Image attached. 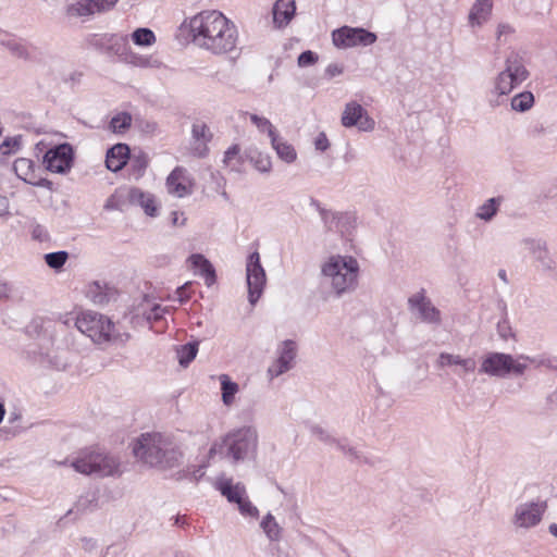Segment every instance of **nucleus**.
<instances>
[{
    "mask_svg": "<svg viewBox=\"0 0 557 557\" xmlns=\"http://www.w3.org/2000/svg\"><path fill=\"white\" fill-rule=\"evenodd\" d=\"M193 42L213 54L221 55L236 49L238 30L235 24L219 11H202L183 23Z\"/></svg>",
    "mask_w": 557,
    "mask_h": 557,
    "instance_id": "f257e3e1",
    "label": "nucleus"
},
{
    "mask_svg": "<svg viewBox=\"0 0 557 557\" xmlns=\"http://www.w3.org/2000/svg\"><path fill=\"white\" fill-rule=\"evenodd\" d=\"M137 460L160 469H171L180 465L183 453L174 438L162 433L141 434L133 444Z\"/></svg>",
    "mask_w": 557,
    "mask_h": 557,
    "instance_id": "f03ea898",
    "label": "nucleus"
},
{
    "mask_svg": "<svg viewBox=\"0 0 557 557\" xmlns=\"http://www.w3.org/2000/svg\"><path fill=\"white\" fill-rule=\"evenodd\" d=\"M321 281L335 298L354 293L359 285L360 264L349 255H332L320 267Z\"/></svg>",
    "mask_w": 557,
    "mask_h": 557,
    "instance_id": "7ed1b4c3",
    "label": "nucleus"
},
{
    "mask_svg": "<svg viewBox=\"0 0 557 557\" xmlns=\"http://www.w3.org/2000/svg\"><path fill=\"white\" fill-rule=\"evenodd\" d=\"M530 363L540 366L542 361L524 355L513 357L509 354L490 352L483 357L479 372L499 377L509 374L522 375Z\"/></svg>",
    "mask_w": 557,
    "mask_h": 557,
    "instance_id": "20e7f679",
    "label": "nucleus"
},
{
    "mask_svg": "<svg viewBox=\"0 0 557 557\" xmlns=\"http://www.w3.org/2000/svg\"><path fill=\"white\" fill-rule=\"evenodd\" d=\"M257 446V433L250 428H243L222 438L221 443L214 444L209 456L213 457L216 453L223 457L237 462L244 460L255 450Z\"/></svg>",
    "mask_w": 557,
    "mask_h": 557,
    "instance_id": "39448f33",
    "label": "nucleus"
},
{
    "mask_svg": "<svg viewBox=\"0 0 557 557\" xmlns=\"http://www.w3.org/2000/svg\"><path fill=\"white\" fill-rule=\"evenodd\" d=\"M71 466L76 472L83 474L109 476L120 473L121 463L114 456L100 450L85 449L77 454L71 461Z\"/></svg>",
    "mask_w": 557,
    "mask_h": 557,
    "instance_id": "423d86ee",
    "label": "nucleus"
},
{
    "mask_svg": "<svg viewBox=\"0 0 557 557\" xmlns=\"http://www.w3.org/2000/svg\"><path fill=\"white\" fill-rule=\"evenodd\" d=\"M75 325L79 332L88 336L96 344H104L119 338L114 333L112 321L98 312L85 311L77 315Z\"/></svg>",
    "mask_w": 557,
    "mask_h": 557,
    "instance_id": "0eeeda50",
    "label": "nucleus"
},
{
    "mask_svg": "<svg viewBox=\"0 0 557 557\" xmlns=\"http://www.w3.org/2000/svg\"><path fill=\"white\" fill-rule=\"evenodd\" d=\"M529 77L523 59L520 54L511 52L505 60V67L494 79L493 94L509 95L517 86Z\"/></svg>",
    "mask_w": 557,
    "mask_h": 557,
    "instance_id": "6e6552de",
    "label": "nucleus"
},
{
    "mask_svg": "<svg viewBox=\"0 0 557 557\" xmlns=\"http://www.w3.org/2000/svg\"><path fill=\"white\" fill-rule=\"evenodd\" d=\"M521 246L532 258L535 269L544 275L557 274V260L545 239L527 237Z\"/></svg>",
    "mask_w": 557,
    "mask_h": 557,
    "instance_id": "1a4fd4ad",
    "label": "nucleus"
},
{
    "mask_svg": "<svg viewBox=\"0 0 557 557\" xmlns=\"http://www.w3.org/2000/svg\"><path fill=\"white\" fill-rule=\"evenodd\" d=\"M547 509L545 500L536 499L520 503L515 507L511 524L516 530H530L539 525Z\"/></svg>",
    "mask_w": 557,
    "mask_h": 557,
    "instance_id": "9d476101",
    "label": "nucleus"
},
{
    "mask_svg": "<svg viewBox=\"0 0 557 557\" xmlns=\"http://www.w3.org/2000/svg\"><path fill=\"white\" fill-rule=\"evenodd\" d=\"M376 38L374 33L359 27L343 26L332 33L333 44L339 49L371 46Z\"/></svg>",
    "mask_w": 557,
    "mask_h": 557,
    "instance_id": "9b49d317",
    "label": "nucleus"
},
{
    "mask_svg": "<svg viewBox=\"0 0 557 557\" xmlns=\"http://www.w3.org/2000/svg\"><path fill=\"white\" fill-rule=\"evenodd\" d=\"M246 278L248 285L249 302L255 305L262 295L267 283L265 271L260 263V255L255 251L247 260Z\"/></svg>",
    "mask_w": 557,
    "mask_h": 557,
    "instance_id": "f8f14e48",
    "label": "nucleus"
},
{
    "mask_svg": "<svg viewBox=\"0 0 557 557\" xmlns=\"http://www.w3.org/2000/svg\"><path fill=\"white\" fill-rule=\"evenodd\" d=\"M408 306L411 313L421 322L438 325L442 321L441 311L425 296L424 292H418L410 296Z\"/></svg>",
    "mask_w": 557,
    "mask_h": 557,
    "instance_id": "ddd939ff",
    "label": "nucleus"
},
{
    "mask_svg": "<svg viewBox=\"0 0 557 557\" xmlns=\"http://www.w3.org/2000/svg\"><path fill=\"white\" fill-rule=\"evenodd\" d=\"M297 355V344L292 339L282 342L277 347V358L269 366L267 375L269 380L278 377L294 367Z\"/></svg>",
    "mask_w": 557,
    "mask_h": 557,
    "instance_id": "4468645a",
    "label": "nucleus"
},
{
    "mask_svg": "<svg viewBox=\"0 0 557 557\" xmlns=\"http://www.w3.org/2000/svg\"><path fill=\"white\" fill-rule=\"evenodd\" d=\"M341 121L343 126H356L361 132H371L375 127L374 120L370 117L364 108L356 101L346 103Z\"/></svg>",
    "mask_w": 557,
    "mask_h": 557,
    "instance_id": "2eb2a0df",
    "label": "nucleus"
},
{
    "mask_svg": "<svg viewBox=\"0 0 557 557\" xmlns=\"http://www.w3.org/2000/svg\"><path fill=\"white\" fill-rule=\"evenodd\" d=\"M72 161L73 150L69 144H61L49 149L44 157L46 169L60 174H64L71 169Z\"/></svg>",
    "mask_w": 557,
    "mask_h": 557,
    "instance_id": "dca6fc26",
    "label": "nucleus"
},
{
    "mask_svg": "<svg viewBox=\"0 0 557 557\" xmlns=\"http://www.w3.org/2000/svg\"><path fill=\"white\" fill-rule=\"evenodd\" d=\"M166 190L170 195L183 198L194 191V180L184 168H175L166 178Z\"/></svg>",
    "mask_w": 557,
    "mask_h": 557,
    "instance_id": "f3484780",
    "label": "nucleus"
},
{
    "mask_svg": "<svg viewBox=\"0 0 557 557\" xmlns=\"http://www.w3.org/2000/svg\"><path fill=\"white\" fill-rule=\"evenodd\" d=\"M436 366L441 369L447 367H456L457 375L466 376L471 374L476 369V361L471 357H462L458 354L441 352L436 360Z\"/></svg>",
    "mask_w": 557,
    "mask_h": 557,
    "instance_id": "a211bd4d",
    "label": "nucleus"
},
{
    "mask_svg": "<svg viewBox=\"0 0 557 557\" xmlns=\"http://www.w3.org/2000/svg\"><path fill=\"white\" fill-rule=\"evenodd\" d=\"M493 0H475L468 14L471 28H481L492 16Z\"/></svg>",
    "mask_w": 557,
    "mask_h": 557,
    "instance_id": "6ab92c4d",
    "label": "nucleus"
},
{
    "mask_svg": "<svg viewBox=\"0 0 557 557\" xmlns=\"http://www.w3.org/2000/svg\"><path fill=\"white\" fill-rule=\"evenodd\" d=\"M127 198L132 205L139 206L147 215L156 216L158 214L159 206L152 194L134 187L129 189Z\"/></svg>",
    "mask_w": 557,
    "mask_h": 557,
    "instance_id": "aec40b11",
    "label": "nucleus"
},
{
    "mask_svg": "<svg viewBox=\"0 0 557 557\" xmlns=\"http://www.w3.org/2000/svg\"><path fill=\"white\" fill-rule=\"evenodd\" d=\"M128 158V146L125 144H116L107 152L106 166L112 172H117L124 168Z\"/></svg>",
    "mask_w": 557,
    "mask_h": 557,
    "instance_id": "412c9836",
    "label": "nucleus"
},
{
    "mask_svg": "<svg viewBox=\"0 0 557 557\" xmlns=\"http://www.w3.org/2000/svg\"><path fill=\"white\" fill-rule=\"evenodd\" d=\"M296 12L295 0H277L273 5V23L276 27L286 26Z\"/></svg>",
    "mask_w": 557,
    "mask_h": 557,
    "instance_id": "4be33fe9",
    "label": "nucleus"
},
{
    "mask_svg": "<svg viewBox=\"0 0 557 557\" xmlns=\"http://www.w3.org/2000/svg\"><path fill=\"white\" fill-rule=\"evenodd\" d=\"M215 487L230 503L237 505L247 497L245 485L242 483L234 484L231 479H219L215 482Z\"/></svg>",
    "mask_w": 557,
    "mask_h": 557,
    "instance_id": "5701e85b",
    "label": "nucleus"
},
{
    "mask_svg": "<svg viewBox=\"0 0 557 557\" xmlns=\"http://www.w3.org/2000/svg\"><path fill=\"white\" fill-rule=\"evenodd\" d=\"M193 153L197 157H203L207 152V143L211 138L209 127L205 123H196L193 125Z\"/></svg>",
    "mask_w": 557,
    "mask_h": 557,
    "instance_id": "b1692460",
    "label": "nucleus"
},
{
    "mask_svg": "<svg viewBox=\"0 0 557 557\" xmlns=\"http://www.w3.org/2000/svg\"><path fill=\"white\" fill-rule=\"evenodd\" d=\"M166 311V308L156 304L148 296H144L143 300L137 306V314H141L149 322L160 320Z\"/></svg>",
    "mask_w": 557,
    "mask_h": 557,
    "instance_id": "393cba45",
    "label": "nucleus"
},
{
    "mask_svg": "<svg viewBox=\"0 0 557 557\" xmlns=\"http://www.w3.org/2000/svg\"><path fill=\"white\" fill-rule=\"evenodd\" d=\"M271 146L276 152L277 157L286 162V163H293L297 159V152L293 145L287 143L284 138L276 135L271 139Z\"/></svg>",
    "mask_w": 557,
    "mask_h": 557,
    "instance_id": "a878e982",
    "label": "nucleus"
},
{
    "mask_svg": "<svg viewBox=\"0 0 557 557\" xmlns=\"http://www.w3.org/2000/svg\"><path fill=\"white\" fill-rule=\"evenodd\" d=\"M221 384V397L222 403L226 407H231L235 403V396L239 392V385L233 382L227 374H221L219 376Z\"/></svg>",
    "mask_w": 557,
    "mask_h": 557,
    "instance_id": "bb28decb",
    "label": "nucleus"
},
{
    "mask_svg": "<svg viewBox=\"0 0 557 557\" xmlns=\"http://www.w3.org/2000/svg\"><path fill=\"white\" fill-rule=\"evenodd\" d=\"M96 7L91 0H78L66 7V15L71 18L87 17L96 13Z\"/></svg>",
    "mask_w": 557,
    "mask_h": 557,
    "instance_id": "cd10ccee",
    "label": "nucleus"
},
{
    "mask_svg": "<svg viewBox=\"0 0 557 557\" xmlns=\"http://www.w3.org/2000/svg\"><path fill=\"white\" fill-rule=\"evenodd\" d=\"M189 261L191 265L196 269L200 270L201 275L206 277V284L208 286L212 285L215 282V272L210 263L202 255L195 253L189 257Z\"/></svg>",
    "mask_w": 557,
    "mask_h": 557,
    "instance_id": "c85d7f7f",
    "label": "nucleus"
},
{
    "mask_svg": "<svg viewBox=\"0 0 557 557\" xmlns=\"http://www.w3.org/2000/svg\"><path fill=\"white\" fill-rule=\"evenodd\" d=\"M310 432L313 436L319 438L322 442L329 443V444H335L341 450H343L346 455L357 457V453L351 447H346L341 442L335 440L326 429H324L322 425L314 424L310 428Z\"/></svg>",
    "mask_w": 557,
    "mask_h": 557,
    "instance_id": "c756f323",
    "label": "nucleus"
},
{
    "mask_svg": "<svg viewBox=\"0 0 557 557\" xmlns=\"http://www.w3.org/2000/svg\"><path fill=\"white\" fill-rule=\"evenodd\" d=\"M129 175L134 180H139L146 172L149 164V158L146 153L139 152L138 154L129 157Z\"/></svg>",
    "mask_w": 557,
    "mask_h": 557,
    "instance_id": "7c9ffc66",
    "label": "nucleus"
},
{
    "mask_svg": "<svg viewBox=\"0 0 557 557\" xmlns=\"http://www.w3.org/2000/svg\"><path fill=\"white\" fill-rule=\"evenodd\" d=\"M260 527L270 541H278L281 539L282 528L271 513H268L262 519Z\"/></svg>",
    "mask_w": 557,
    "mask_h": 557,
    "instance_id": "2f4dec72",
    "label": "nucleus"
},
{
    "mask_svg": "<svg viewBox=\"0 0 557 557\" xmlns=\"http://www.w3.org/2000/svg\"><path fill=\"white\" fill-rule=\"evenodd\" d=\"M511 109L517 112H525L534 104V96L531 91H523L511 99Z\"/></svg>",
    "mask_w": 557,
    "mask_h": 557,
    "instance_id": "473e14b6",
    "label": "nucleus"
},
{
    "mask_svg": "<svg viewBox=\"0 0 557 557\" xmlns=\"http://www.w3.org/2000/svg\"><path fill=\"white\" fill-rule=\"evenodd\" d=\"M131 38L133 42L139 47H150L156 42L154 33L146 27L135 29L132 33Z\"/></svg>",
    "mask_w": 557,
    "mask_h": 557,
    "instance_id": "72a5a7b5",
    "label": "nucleus"
},
{
    "mask_svg": "<svg viewBox=\"0 0 557 557\" xmlns=\"http://www.w3.org/2000/svg\"><path fill=\"white\" fill-rule=\"evenodd\" d=\"M500 200L497 198H490L483 205H481L476 210V218L490 221L496 214Z\"/></svg>",
    "mask_w": 557,
    "mask_h": 557,
    "instance_id": "f704fd0d",
    "label": "nucleus"
},
{
    "mask_svg": "<svg viewBox=\"0 0 557 557\" xmlns=\"http://www.w3.org/2000/svg\"><path fill=\"white\" fill-rule=\"evenodd\" d=\"M131 114L121 112L111 119L109 128L115 134H123L131 127Z\"/></svg>",
    "mask_w": 557,
    "mask_h": 557,
    "instance_id": "c9c22d12",
    "label": "nucleus"
},
{
    "mask_svg": "<svg viewBox=\"0 0 557 557\" xmlns=\"http://www.w3.org/2000/svg\"><path fill=\"white\" fill-rule=\"evenodd\" d=\"M249 120L259 132L267 133L270 139L277 135L275 127L267 117L251 113L249 114Z\"/></svg>",
    "mask_w": 557,
    "mask_h": 557,
    "instance_id": "e433bc0d",
    "label": "nucleus"
},
{
    "mask_svg": "<svg viewBox=\"0 0 557 557\" xmlns=\"http://www.w3.org/2000/svg\"><path fill=\"white\" fill-rule=\"evenodd\" d=\"M14 171L23 181L28 183L34 177L33 162L29 159L21 158L14 162Z\"/></svg>",
    "mask_w": 557,
    "mask_h": 557,
    "instance_id": "4c0bfd02",
    "label": "nucleus"
},
{
    "mask_svg": "<svg viewBox=\"0 0 557 557\" xmlns=\"http://www.w3.org/2000/svg\"><path fill=\"white\" fill-rule=\"evenodd\" d=\"M197 351H198V345L195 343V344H186V345H183L178 350H177V358H178V362L181 366L183 367H187L190 361H193L197 355Z\"/></svg>",
    "mask_w": 557,
    "mask_h": 557,
    "instance_id": "58836bf2",
    "label": "nucleus"
},
{
    "mask_svg": "<svg viewBox=\"0 0 557 557\" xmlns=\"http://www.w3.org/2000/svg\"><path fill=\"white\" fill-rule=\"evenodd\" d=\"M223 162L232 171H239V168H240L239 148L237 146H233V147L228 148L225 151Z\"/></svg>",
    "mask_w": 557,
    "mask_h": 557,
    "instance_id": "ea45409f",
    "label": "nucleus"
},
{
    "mask_svg": "<svg viewBox=\"0 0 557 557\" xmlns=\"http://www.w3.org/2000/svg\"><path fill=\"white\" fill-rule=\"evenodd\" d=\"M515 32V27L509 23H499L496 28V40L506 44L513 37Z\"/></svg>",
    "mask_w": 557,
    "mask_h": 557,
    "instance_id": "a19ab883",
    "label": "nucleus"
},
{
    "mask_svg": "<svg viewBox=\"0 0 557 557\" xmlns=\"http://www.w3.org/2000/svg\"><path fill=\"white\" fill-rule=\"evenodd\" d=\"M67 260V253L65 251L50 252L45 255L46 263L52 269H60L64 265Z\"/></svg>",
    "mask_w": 557,
    "mask_h": 557,
    "instance_id": "79ce46f5",
    "label": "nucleus"
},
{
    "mask_svg": "<svg viewBox=\"0 0 557 557\" xmlns=\"http://www.w3.org/2000/svg\"><path fill=\"white\" fill-rule=\"evenodd\" d=\"M250 160L259 172L268 173L272 168V161L268 154L258 153L257 157L251 156Z\"/></svg>",
    "mask_w": 557,
    "mask_h": 557,
    "instance_id": "37998d69",
    "label": "nucleus"
},
{
    "mask_svg": "<svg viewBox=\"0 0 557 557\" xmlns=\"http://www.w3.org/2000/svg\"><path fill=\"white\" fill-rule=\"evenodd\" d=\"M9 51L18 59H28L29 52L26 46L17 41H8L5 44Z\"/></svg>",
    "mask_w": 557,
    "mask_h": 557,
    "instance_id": "c03bdc74",
    "label": "nucleus"
},
{
    "mask_svg": "<svg viewBox=\"0 0 557 557\" xmlns=\"http://www.w3.org/2000/svg\"><path fill=\"white\" fill-rule=\"evenodd\" d=\"M87 294L95 304H102L107 299V296L102 292L100 284L97 282L89 285Z\"/></svg>",
    "mask_w": 557,
    "mask_h": 557,
    "instance_id": "a18cd8bd",
    "label": "nucleus"
},
{
    "mask_svg": "<svg viewBox=\"0 0 557 557\" xmlns=\"http://www.w3.org/2000/svg\"><path fill=\"white\" fill-rule=\"evenodd\" d=\"M238 509L243 516L257 518L259 515V511L256 506H253L248 497H245L239 504Z\"/></svg>",
    "mask_w": 557,
    "mask_h": 557,
    "instance_id": "49530a36",
    "label": "nucleus"
},
{
    "mask_svg": "<svg viewBox=\"0 0 557 557\" xmlns=\"http://www.w3.org/2000/svg\"><path fill=\"white\" fill-rule=\"evenodd\" d=\"M317 61H318L317 53H314L310 50H307V51H304L302 53H300V55L298 57L297 63H298V66L306 67V66L313 65Z\"/></svg>",
    "mask_w": 557,
    "mask_h": 557,
    "instance_id": "de8ad7c7",
    "label": "nucleus"
},
{
    "mask_svg": "<svg viewBox=\"0 0 557 557\" xmlns=\"http://www.w3.org/2000/svg\"><path fill=\"white\" fill-rule=\"evenodd\" d=\"M111 40L113 41V45L117 47L115 53L123 55L125 60H128L127 54L125 53L127 44L126 37L113 36Z\"/></svg>",
    "mask_w": 557,
    "mask_h": 557,
    "instance_id": "09e8293b",
    "label": "nucleus"
},
{
    "mask_svg": "<svg viewBox=\"0 0 557 557\" xmlns=\"http://www.w3.org/2000/svg\"><path fill=\"white\" fill-rule=\"evenodd\" d=\"M92 3H96V13H100L107 10H110L117 0H91Z\"/></svg>",
    "mask_w": 557,
    "mask_h": 557,
    "instance_id": "8fccbe9b",
    "label": "nucleus"
},
{
    "mask_svg": "<svg viewBox=\"0 0 557 557\" xmlns=\"http://www.w3.org/2000/svg\"><path fill=\"white\" fill-rule=\"evenodd\" d=\"M314 147L317 150L325 151L330 147L329 139L324 133H320L314 140Z\"/></svg>",
    "mask_w": 557,
    "mask_h": 557,
    "instance_id": "3c124183",
    "label": "nucleus"
},
{
    "mask_svg": "<svg viewBox=\"0 0 557 557\" xmlns=\"http://www.w3.org/2000/svg\"><path fill=\"white\" fill-rule=\"evenodd\" d=\"M18 143L15 138H7L3 140V143L0 145V150L3 154H8L11 151V148L17 147Z\"/></svg>",
    "mask_w": 557,
    "mask_h": 557,
    "instance_id": "603ef678",
    "label": "nucleus"
},
{
    "mask_svg": "<svg viewBox=\"0 0 557 557\" xmlns=\"http://www.w3.org/2000/svg\"><path fill=\"white\" fill-rule=\"evenodd\" d=\"M344 69L342 65L337 64V63H332V64H329L327 67L325 69V74L329 76V77H335V76H338L343 73Z\"/></svg>",
    "mask_w": 557,
    "mask_h": 557,
    "instance_id": "864d4df0",
    "label": "nucleus"
},
{
    "mask_svg": "<svg viewBox=\"0 0 557 557\" xmlns=\"http://www.w3.org/2000/svg\"><path fill=\"white\" fill-rule=\"evenodd\" d=\"M189 284L190 283L187 282L176 289L175 295L180 302H184L189 299L190 296L186 293V288Z\"/></svg>",
    "mask_w": 557,
    "mask_h": 557,
    "instance_id": "5fc2aeb1",
    "label": "nucleus"
},
{
    "mask_svg": "<svg viewBox=\"0 0 557 557\" xmlns=\"http://www.w3.org/2000/svg\"><path fill=\"white\" fill-rule=\"evenodd\" d=\"M171 221L174 226H183L186 223V218L183 213L174 211L171 213Z\"/></svg>",
    "mask_w": 557,
    "mask_h": 557,
    "instance_id": "6e6d98bb",
    "label": "nucleus"
},
{
    "mask_svg": "<svg viewBox=\"0 0 557 557\" xmlns=\"http://www.w3.org/2000/svg\"><path fill=\"white\" fill-rule=\"evenodd\" d=\"M28 184H32L34 186H38V187H44V188H47V189H52V182L47 180V178H40L38 181H35L34 177H32V180L28 182Z\"/></svg>",
    "mask_w": 557,
    "mask_h": 557,
    "instance_id": "4d7b16f0",
    "label": "nucleus"
},
{
    "mask_svg": "<svg viewBox=\"0 0 557 557\" xmlns=\"http://www.w3.org/2000/svg\"><path fill=\"white\" fill-rule=\"evenodd\" d=\"M11 288L8 283L0 281V300L7 299L10 295Z\"/></svg>",
    "mask_w": 557,
    "mask_h": 557,
    "instance_id": "13d9d810",
    "label": "nucleus"
},
{
    "mask_svg": "<svg viewBox=\"0 0 557 557\" xmlns=\"http://www.w3.org/2000/svg\"><path fill=\"white\" fill-rule=\"evenodd\" d=\"M205 474L203 466H199L195 468L194 470L189 471V475L194 481H198L201 479Z\"/></svg>",
    "mask_w": 557,
    "mask_h": 557,
    "instance_id": "bf43d9fd",
    "label": "nucleus"
},
{
    "mask_svg": "<svg viewBox=\"0 0 557 557\" xmlns=\"http://www.w3.org/2000/svg\"><path fill=\"white\" fill-rule=\"evenodd\" d=\"M9 210V201L7 197L0 195V215L8 214Z\"/></svg>",
    "mask_w": 557,
    "mask_h": 557,
    "instance_id": "052dcab7",
    "label": "nucleus"
},
{
    "mask_svg": "<svg viewBox=\"0 0 557 557\" xmlns=\"http://www.w3.org/2000/svg\"><path fill=\"white\" fill-rule=\"evenodd\" d=\"M548 530H549V533H550L553 536L557 537V524H556V523H552V524L549 525Z\"/></svg>",
    "mask_w": 557,
    "mask_h": 557,
    "instance_id": "680f3d73",
    "label": "nucleus"
},
{
    "mask_svg": "<svg viewBox=\"0 0 557 557\" xmlns=\"http://www.w3.org/2000/svg\"><path fill=\"white\" fill-rule=\"evenodd\" d=\"M4 416H5V408H4V405L0 401V423L2 422Z\"/></svg>",
    "mask_w": 557,
    "mask_h": 557,
    "instance_id": "e2e57ef3",
    "label": "nucleus"
},
{
    "mask_svg": "<svg viewBox=\"0 0 557 557\" xmlns=\"http://www.w3.org/2000/svg\"><path fill=\"white\" fill-rule=\"evenodd\" d=\"M498 275L503 281L506 282V272L504 270L499 271Z\"/></svg>",
    "mask_w": 557,
    "mask_h": 557,
    "instance_id": "0e129e2a",
    "label": "nucleus"
},
{
    "mask_svg": "<svg viewBox=\"0 0 557 557\" xmlns=\"http://www.w3.org/2000/svg\"><path fill=\"white\" fill-rule=\"evenodd\" d=\"M275 549H276V552H277V557H288V555H287V554H284V556H283V554H281V549H280V547H276Z\"/></svg>",
    "mask_w": 557,
    "mask_h": 557,
    "instance_id": "69168bd1",
    "label": "nucleus"
},
{
    "mask_svg": "<svg viewBox=\"0 0 557 557\" xmlns=\"http://www.w3.org/2000/svg\"><path fill=\"white\" fill-rule=\"evenodd\" d=\"M337 219V222H336V227L339 228V223L342 221V218H336Z\"/></svg>",
    "mask_w": 557,
    "mask_h": 557,
    "instance_id": "338daca9",
    "label": "nucleus"
},
{
    "mask_svg": "<svg viewBox=\"0 0 557 557\" xmlns=\"http://www.w3.org/2000/svg\"><path fill=\"white\" fill-rule=\"evenodd\" d=\"M138 64H144V60L139 59Z\"/></svg>",
    "mask_w": 557,
    "mask_h": 557,
    "instance_id": "774afa93",
    "label": "nucleus"
}]
</instances>
